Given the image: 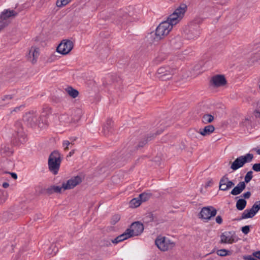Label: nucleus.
Wrapping results in <instances>:
<instances>
[{
    "label": "nucleus",
    "mask_w": 260,
    "mask_h": 260,
    "mask_svg": "<svg viewBox=\"0 0 260 260\" xmlns=\"http://www.w3.org/2000/svg\"><path fill=\"white\" fill-rule=\"evenodd\" d=\"M23 120L24 122L30 127L38 125L39 127H42L44 124L47 123L46 115H40L34 111L26 113L23 116Z\"/></svg>",
    "instance_id": "1"
},
{
    "label": "nucleus",
    "mask_w": 260,
    "mask_h": 260,
    "mask_svg": "<svg viewBox=\"0 0 260 260\" xmlns=\"http://www.w3.org/2000/svg\"><path fill=\"white\" fill-rule=\"evenodd\" d=\"M187 10V6L182 4L178 7L174 12L168 17L166 22L170 24L171 27L173 28L174 25L178 23L182 19Z\"/></svg>",
    "instance_id": "2"
},
{
    "label": "nucleus",
    "mask_w": 260,
    "mask_h": 260,
    "mask_svg": "<svg viewBox=\"0 0 260 260\" xmlns=\"http://www.w3.org/2000/svg\"><path fill=\"white\" fill-rule=\"evenodd\" d=\"M61 159L60 154L57 151H53L48 158V169L53 174L58 173L60 168Z\"/></svg>",
    "instance_id": "3"
},
{
    "label": "nucleus",
    "mask_w": 260,
    "mask_h": 260,
    "mask_svg": "<svg viewBox=\"0 0 260 260\" xmlns=\"http://www.w3.org/2000/svg\"><path fill=\"white\" fill-rule=\"evenodd\" d=\"M172 29L170 23L165 21L161 22L155 30L154 40L158 41L162 39L169 33Z\"/></svg>",
    "instance_id": "4"
},
{
    "label": "nucleus",
    "mask_w": 260,
    "mask_h": 260,
    "mask_svg": "<svg viewBox=\"0 0 260 260\" xmlns=\"http://www.w3.org/2000/svg\"><path fill=\"white\" fill-rule=\"evenodd\" d=\"M253 158V155L251 153H247L245 155H242L237 157L232 164L231 168L234 170H237L242 167L246 163L250 162Z\"/></svg>",
    "instance_id": "5"
},
{
    "label": "nucleus",
    "mask_w": 260,
    "mask_h": 260,
    "mask_svg": "<svg viewBox=\"0 0 260 260\" xmlns=\"http://www.w3.org/2000/svg\"><path fill=\"white\" fill-rule=\"evenodd\" d=\"M217 214V210L213 206H207L203 207L198 217L204 222H208Z\"/></svg>",
    "instance_id": "6"
},
{
    "label": "nucleus",
    "mask_w": 260,
    "mask_h": 260,
    "mask_svg": "<svg viewBox=\"0 0 260 260\" xmlns=\"http://www.w3.org/2000/svg\"><path fill=\"white\" fill-rule=\"evenodd\" d=\"M157 247L161 251H167L172 249L175 243L169 239L162 236H158L155 241Z\"/></svg>",
    "instance_id": "7"
},
{
    "label": "nucleus",
    "mask_w": 260,
    "mask_h": 260,
    "mask_svg": "<svg viewBox=\"0 0 260 260\" xmlns=\"http://www.w3.org/2000/svg\"><path fill=\"white\" fill-rule=\"evenodd\" d=\"M14 133L13 137L14 139L21 143H23L26 141V136L23 131L22 123L20 121H17L15 122L14 126Z\"/></svg>",
    "instance_id": "8"
},
{
    "label": "nucleus",
    "mask_w": 260,
    "mask_h": 260,
    "mask_svg": "<svg viewBox=\"0 0 260 260\" xmlns=\"http://www.w3.org/2000/svg\"><path fill=\"white\" fill-rule=\"evenodd\" d=\"M175 73V70L169 66L159 68L157 72L156 76L161 80H167L171 79Z\"/></svg>",
    "instance_id": "9"
},
{
    "label": "nucleus",
    "mask_w": 260,
    "mask_h": 260,
    "mask_svg": "<svg viewBox=\"0 0 260 260\" xmlns=\"http://www.w3.org/2000/svg\"><path fill=\"white\" fill-rule=\"evenodd\" d=\"M162 131L163 130L161 128V129L160 131H158L156 134L147 136L146 140L140 141L137 145H132V143H130L127 148V150L129 152L133 153L136 150H138L139 148H142L146 144L148 141H150L153 139L155 136L161 133Z\"/></svg>",
    "instance_id": "10"
},
{
    "label": "nucleus",
    "mask_w": 260,
    "mask_h": 260,
    "mask_svg": "<svg viewBox=\"0 0 260 260\" xmlns=\"http://www.w3.org/2000/svg\"><path fill=\"white\" fill-rule=\"evenodd\" d=\"M73 46L74 44L72 41L63 40L57 46L56 51L62 55H66L72 50Z\"/></svg>",
    "instance_id": "11"
},
{
    "label": "nucleus",
    "mask_w": 260,
    "mask_h": 260,
    "mask_svg": "<svg viewBox=\"0 0 260 260\" xmlns=\"http://www.w3.org/2000/svg\"><path fill=\"white\" fill-rule=\"evenodd\" d=\"M129 18L128 14L122 11L117 12L115 14H112L110 19L116 24H122L126 23V20Z\"/></svg>",
    "instance_id": "12"
},
{
    "label": "nucleus",
    "mask_w": 260,
    "mask_h": 260,
    "mask_svg": "<svg viewBox=\"0 0 260 260\" xmlns=\"http://www.w3.org/2000/svg\"><path fill=\"white\" fill-rule=\"evenodd\" d=\"M143 230V224L139 221L133 223L130 228L126 229L127 232L129 233L130 237L140 235Z\"/></svg>",
    "instance_id": "13"
},
{
    "label": "nucleus",
    "mask_w": 260,
    "mask_h": 260,
    "mask_svg": "<svg viewBox=\"0 0 260 260\" xmlns=\"http://www.w3.org/2000/svg\"><path fill=\"white\" fill-rule=\"evenodd\" d=\"M200 34V26L196 24H191L188 31L186 32V37L188 40H194L197 39Z\"/></svg>",
    "instance_id": "14"
},
{
    "label": "nucleus",
    "mask_w": 260,
    "mask_h": 260,
    "mask_svg": "<svg viewBox=\"0 0 260 260\" xmlns=\"http://www.w3.org/2000/svg\"><path fill=\"white\" fill-rule=\"evenodd\" d=\"M235 184L229 180L228 175H224L220 180L219 189L222 191H227L234 186Z\"/></svg>",
    "instance_id": "15"
},
{
    "label": "nucleus",
    "mask_w": 260,
    "mask_h": 260,
    "mask_svg": "<svg viewBox=\"0 0 260 260\" xmlns=\"http://www.w3.org/2000/svg\"><path fill=\"white\" fill-rule=\"evenodd\" d=\"M211 83L214 87H218L225 85L227 82L224 75H216L212 77Z\"/></svg>",
    "instance_id": "16"
},
{
    "label": "nucleus",
    "mask_w": 260,
    "mask_h": 260,
    "mask_svg": "<svg viewBox=\"0 0 260 260\" xmlns=\"http://www.w3.org/2000/svg\"><path fill=\"white\" fill-rule=\"evenodd\" d=\"M81 182V178L79 176H76L67 181L66 183L62 184L64 190L73 188L75 186Z\"/></svg>",
    "instance_id": "17"
},
{
    "label": "nucleus",
    "mask_w": 260,
    "mask_h": 260,
    "mask_svg": "<svg viewBox=\"0 0 260 260\" xmlns=\"http://www.w3.org/2000/svg\"><path fill=\"white\" fill-rule=\"evenodd\" d=\"M39 56V49L36 47H31L29 50L28 53L26 55L28 60L32 64L36 63Z\"/></svg>",
    "instance_id": "18"
},
{
    "label": "nucleus",
    "mask_w": 260,
    "mask_h": 260,
    "mask_svg": "<svg viewBox=\"0 0 260 260\" xmlns=\"http://www.w3.org/2000/svg\"><path fill=\"white\" fill-rule=\"evenodd\" d=\"M18 15V13L14 10H5L1 14V19L3 21H10L8 19L15 17Z\"/></svg>",
    "instance_id": "19"
},
{
    "label": "nucleus",
    "mask_w": 260,
    "mask_h": 260,
    "mask_svg": "<svg viewBox=\"0 0 260 260\" xmlns=\"http://www.w3.org/2000/svg\"><path fill=\"white\" fill-rule=\"evenodd\" d=\"M221 243H232L234 242V238L231 232L226 231L222 233L220 236Z\"/></svg>",
    "instance_id": "20"
},
{
    "label": "nucleus",
    "mask_w": 260,
    "mask_h": 260,
    "mask_svg": "<svg viewBox=\"0 0 260 260\" xmlns=\"http://www.w3.org/2000/svg\"><path fill=\"white\" fill-rule=\"evenodd\" d=\"M215 130V127L213 125H208L204 127L202 129H200V132L195 131L197 133L200 134L203 136L210 135ZM194 132V131H190V133Z\"/></svg>",
    "instance_id": "21"
},
{
    "label": "nucleus",
    "mask_w": 260,
    "mask_h": 260,
    "mask_svg": "<svg viewBox=\"0 0 260 260\" xmlns=\"http://www.w3.org/2000/svg\"><path fill=\"white\" fill-rule=\"evenodd\" d=\"M170 46L174 49L181 48L182 45L181 38L179 36H176L170 40Z\"/></svg>",
    "instance_id": "22"
},
{
    "label": "nucleus",
    "mask_w": 260,
    "mask_h": 260,
    "mask_svg": "<svg viewBox=\"0 0 260 260\" xmlns=\"http://www.w3.org/2000/svg\"><path fill=\"white\" fill-rule=\"evenodd\" d=\"M245 187V182L241 181L232 190L231 193L234 196L238 195L243 191Z\"/></svg>",
    "instance_id": "23"
},
{
    "label": "nucleus",
    "mask_w": 260,
    "mask_h": 260,
    "mask_svg": "<svg viewBox=\"0 0 260 260\" xmlns=\"http://www.w3.org/2000/svg\"><path fill=\"white\" fill-rule=\"evenodd\" d=\"M129 234V233H128L127 232V231L126 230L123 234L117 236L116 238L112 239L111 240V242L113 243L116 244L121 241H123L124 240H126L129 238H131Z\"/></svg>",
    "instance_id": "24"
},
{
    "label": "nucleus",
    "mask_w": 260,
    "mask_h": 260,
    "mask_svg": "<svg viewBox=\"0 0 260 260\" xmlns=\"http://www.w3.org/2000/svg\"><path fill=\"white\" fill-rule=\"evenodd\" d=\"M62 188V186L61 187L55 185L51 186L45 189V193L48 195H50L54 192L60 193Z\"/></svg>",
    "instance_id": "25"
},
{
    "label": "nucleus",
    "mask_w": 260,
    "mask_h": 260,
    "mask_svg": "<svg viewBox=\"0 0 260 260\" xmlns=\"http://www.w3.org/2000/svg\"><path fill=\"white\" fill-rule=\"evenodd\" d=\"M0 153L3 156H6L11 155L12 152L10 148L7 145H2L0 149Z\"/></svg>",
    "instance_id": "26"
},
{
    "label": "nucleus",
    "mask_w": 260,
    "mask_h": 260,
    "mask_svg": "<svg viewBox=\"0 0 260 260\" xmlns=\"http://www.w3.org/2000/svg\"><path fill=\"white\" fill-rule=\"evenodd\" d=\"M255 215L251 209H246L242 213L241 216L237 219V220H241L245 218H252Z\"/></svg>",
    "instance_id": "27"
},
{
    "label": "nucleus",
    "mask_w": 260,
    "mask_h": 260,
    "mask_svg": "<svg viewBox=\"0 0 260 260\" xmlns=\"http://www.w3.org/2000/svg\"><path fill=\"white\" fill-rule=\"evenodd\" d=\"M66 91L67 93L73 98H76L79 94L78 91L71 86L67 88Z\"/></svg>",
    "instance_id": "28"
},
{
    "label": "nucleus",
    "mask_w": 260,
    "mask_h": 260,
    "mask_svg": "<svg viewBox=\"0 0 260 260\" xmlns=\"http://www.w3.org/2000/svg\"><path fill=\"white\" fill-rule=\"evenodd\" d=\"M214 120V116L211 114H204L202 117V121L205 124L212 122Z\"/></svg>",
    "instance_id": "29"
},
{
    "label": "nucleus",
    "mask_w": 260,
    "mask_h": 260,
    "mask_svg": "<svg viewBox=\"0 0 260 260\" xmlns=\"http://www.w3.org/2000/svg\"><path fill=\"white\" fill-rule=\"evenodd\" d=\"M246 201L244 199H240L236 203V208L239 210H243L246 206Z\"/></svg>",
    "instance_id": "30"
},
{
    "label": "nucleus",
    "mask_w": 260,
    "mask_h": 260,
    "mask_svg": "<svg viewBox=\"0 0 260 260\" xmlns=\"http://www.w3.org/2000/svg\"><path fill=\"white\" fill-rule=\"evenodd\" d=\"M142 203V202L139 198H134L129 202V207L132 208H137L139 207Z\"/></svg>",
    "instance_id": "31"
},
{
    "label": "nucleus",
    "mask_w": 260,
    "mask_h": 260,
    "mask_svg": "<svg viewBox=\"0 0 260 260\" xmlns=\"http://www.w3.org/2000/svg\"><path fill=\"white\" fill-rule=\"evenodd\" d=\"M151 196V193L144 192L139 194V198L142 203L148 201Z\"/></svg>",
    "instance_id": "32"
},
{
    "label": "nucleus",
    "mask_w": 260,
    "mask_h": 260,
    "mask_svg": "<svg viewBox=\"0 0 260 260\" xmlns=\"http://www.w3.org/2000/svg\"><path fill=\"white\" fill-rule=\"evenodd\" d=\"M112 123V121L111 119H108L106 122V124L103 127V133L105 136H107L108 134Z\"/></svg>",
    "instance_id": "33"
},
{
    "label": "nucleus",
    "mask_w": 260,
    "mask_h": 260,
    "mask_svg": "<svg viewBox=\"0 0 260 260\" xmlns=\"http://www.w3.org/2000/svg\"><path fill=\"white\" fill-rule=\"evenodd\" d=\"M7 197V191L0 189V204L4 203L6 201Z\"/></svg>",
    "instance_id": "34"
},
{
    "label": "nucleus",
    "mask_w": 260,
    "mask_h": 260,
    "mask_svg": "<svg viewBox=\"0 0 260 260\" xmlns=\"http://www.w3.org/2000/svg\"><path fill=\"white\" fill-rule=\"evenodd\" d=\"M74 114V118L75 120L78 121L81 117V116L83 114V112H82V111L81 109L77 108L75 110Z\"/></svg>",
    "instance_id": "35"
},
{
    "label": "nucleus",
    "mask_w": 260,
    "mask_h": 260,
    "mask_svg": "<svg viewBox=\"0 0 260 260\" xmlns=\"http://www.w3.org/2000/svg\"><path fill=\"white\" fill-rule=\"evenodd\" d=\"M217 255L220 256H224L229 255L231 254V252L225 249H221L218 250L216 252Z\"/></svg>",
    "instance_id": "36"
},
{
    "label": "nucleus",
    "mask_w": 260,
    "mask_h": 260,
    "mask_svg": "<svg viewBox=\"0 0 260 260\" xmlns=\"http://www.w3.org/2000/svg\"><path fill=\"white\" fill-rule=\"evenodd\" d=\"M112 239L109 238H104L101 240L100 244L102 246L108 247L110 246L111 244V242Z\"/></svg>",
    "instance_id": "37"
},
{
    "label": "nucleus",
    "mask_w": 260,
    "mask_h": 260,
    "mask_svg": "<svg viewBox=\"0 0 260 260\" xmlns=\"http://www.w3.org/2000/svg\"><path fill=\"white\" fill-rule=\"evenodd\" d=\"M251 211L253 212V214L255 215V214L258 212V211L260 209V201L256 202L252 206L250 209Z\"/></svg>",
    "instance_id": "38"
},
{
    "label": "nucleus",
    "mask_w": 260,
    "mask_h": 260,
    "mask_svg": "<svg viewBox=\"0 0 260 260\" xmlns=\"http://www.w3.org/2000/svg\"><path fill=\"white\" fill-rule=\"evenodd\" d=\"M71 0H57L56 5L58 7H62L68 4Z\"/></svg>",
    "instance_id": "39"
},
{
    "label": "nucleus",
    "mask_w": 260,
    "mask_h": 260,
    "mask_svg": "<svg viewBox=\"0 0 260 260\" xmlns=\"http://www.w3.org/2000/svg\"><path fill=\"white\" fill-rule=\"evenodd\" d=\"M253 172L252 171H250L247 173L244 178V181L245 183H248L251 180L253 177Z\"/></svg>",
    "instance_id": "40"
},
{
    "label": "nucleus",
    "mask_w": 260,
    "mask_h": 260,
    "mask_svg": "<svg viewBox=\"0 0 260 260\" xmlns=\"http://www.w3.org/2000/svg\"><path fill=\"white\" fill-rule=\"evenodd\" d=\"M144 219L146 222H150L152 221L154 219L153 214L151 212L147 213L145 217H144Z\"/></svg>",
    "instance_id": "41"
},
{
    "label": "nucleus",
    "mask_w": 260,
    "mask_h": 260,
    "mask_svg": "<svg viewBox=\"0 0 260 260\" xmlns=\"http://www.w3.org/2000/svg\"><path fill=\"white\" fill-rule=\"evenodd\" d=\"M120 216L119 215H114L111 219V222L112 224L114 225L120 220Z\"/></svg>",
    "instance_id": "42"
},
{
    "label": "nucleus",
    "mask_w": 260,
    "mask_h": 260,
    "mask_svg": "<svg viewBox=\"0 0 260 260\" xmlns=\"http://www.w3.org/2000/svg\"><path fill=\"white\" fill-rule=\"evenodd\" d=\"M10 21H5L1 20L0 21V31L10 23Z\"/></svg>",
    "instance_id": "43"
},
{
    "label": "nucleus",
    "mask_w": 260,
    "mask_h": 260,
    "mask_svg": "<svg viewBox=\"0 0 260 260\" xmlns=\"http://www.w3.org/2000/svg\"><path fill=\"white\" fill-rule=\"evenodd\" d=\"M241 231L244 234H247L250 231V226L249 225H245L243 226L241 229Z\"/></svg>",
    "instance_id": "44"
},
{
    "label": "nucleus",
    "mask_w": 260,
    "mask_h": 260,
    "mask_svg": "<svg viewBox=\"0 0 260 260\" xmlns=\"http://www.w3.org/2000/svg\"><path fill=\"white\" fill-rule=\"evenodd\" d=\"M70 145V142L68 140H64L62 143L63 147H64V149L65 150H67L69 149V146Z\"/></svg>",
    "instance_id": "45"
},
{
    "label": "nucleus",
    "mask_w": 260,
    "mask_h": 260,
    "mask_svg": "<svg viewBox=\"0 0 260 260\" xmlns=\"http://www.w3.org/2000/svg\"><path fill=\"white\" fill-rule=\"evenodd\" d=\"M252 169L255 172H260V163L254 164L252 166Z\"/></svg>",
    "instance_id": "46"
},
{
    "label": "nucleus",
    "mask_w": 260,
    "mask_h": 260,
    "mask_svg": "<svg viewBox=\"0 0 260 260\" xmlns=\"http://www.w3.org/2000/svg\"><path fill=\"white\" fill-rule=\"evenodd\" d=\"M13 99V96L12 95H4L2 98V100L4 101H6L7 100H10Z\"/></svg>",
    "instance_id": "47"
},
{
    "label": "nucleus",
    "mask_w": 260,
    "mask_h": 260,
    "mask_svg": "<svg viewBox=\"0 0 260 260\" xmlns=\"http://www.w3.org/2000/svg\"><path fill=\"white\" fill-rule=\"evenodd\" d=\"M251 196V192L247 191L243 194L242 197L245 199H249Z\"/></svg>",
    "instance_id": "48"
},
{
    "label": "nucleus",
    "mask_w": 260,
    "mask_h": 260,
    "mask_svg": "<svg viewBox=\"0 0 260 260\" xmlns=\"http://www.w3.org/2000/svg\"><path fill=\"white\" fill-rule=\"evenodd\" d=\"M216 222L220 224L222 223V218L220 216H217L216 217Z\"/></svg>",
    "instance_id": "49"
},
{
    "label": "nucleus",
    "mask_w": 260,
    "mask_h": 260,
    "mask_svg": "<svg viewBox=\"0 0 260 260\" xmlns=\"http://www.w3.org/2000/svg\"><path fill=\"white\" fill-rule=\"evenodd\" d=\"M213 184V181L212 180V179H210L206 183V184L205 185V187H207L209 186H211Z\"/></svg>",
    "instance_id": "50"
},
{
    "label": "nucleus",
    "mask_w": 260,
    "mask_h": 260,
    "mask_svg": "<svg viewBox=\"0 0 260 260\" xmlns=\"http://www.w3.org/2000/svg\"><path fill=\"white\" fill-rule=\"evenodd\" d=\"M24 107V106L23 105H21L20 106H18V107H17L16 108H15L13 111H12V112H17L18 111H19L20 110L21 108H23Z\"/></svg>",
    "instance_id": "51"
},
{
    "label": "nucleus",
    "mask_w": 260,
    "mask_h": 260,
    "mask_svg": "<svg viewBox=\"0 0 260 260\" xmlns=\"http://www.w3.org/2000/svg\"><path fill=\"white\" fill-rule=\"evenodd\" d=\"M76 138H73V137H71L70 138V145H74V142L76 141Z\"/></svg>",
    "instance_id": "52"
},
{
    "label": "nucleus",
    "mask_w": 260,
    "mask_h": 260,
    "mask_svg": "<svg viewBox=\"0 0 260 260\" xmlns=\"http://www.w3.org/2000/svg\"><path fill=\"white\" fill-rule=\"evenodd\" d=\"M254 114L255 117H260V112L258 111L255 110L254 112Z\"/></svg>",
    "instance_id": "53"
},
{
    "label": "nucleus",
    "mask_w": 260,
    "mask_h": 260,
    "mask_svg": "<svg viewBox=\"0 0 260 260\" xmlns=\"http://www.w3.org/2000/svg\"><path fill=\"white\" fill-rule=\"evenodd\" d=\"M217 256L216 255H211L209 258H208L206 260H215L217 258Z\"/></svg>",
    "instance_id": "54"
},
{
    "label": "nucleus",
    "mask_w": 260,
    "mask_h": 260,
    "mask_svg": "<svg viewBox=\"0 0 260 260\" xmlns=\"http://www.w3.org/2000/svg\"><path fill=\"white\" fill-rule=\"evenodd\" d=\"M10 174H11L12 177L13 178H14V179H16L17 178V174L16 173H11Z\"/></svg>",
    "instance_id": "55"
},
{
    "label": "nucleus",
    "mask_w": 260,
    "mask_h": 260,
    "mask_svg": "<svg viewBox=\"0 0 260 260\" xmlns=\"http://www.w3.org/2000/svg\"><path fill=\"white\" fill-rule=\"evenodd\" d=\"M3 187L5 188H6L9 187V184L7 182H4L2 185Z\"/></svg>",
    "instance_id": "56"
},
{
    "label": "nucleus",
    "mask_w": 260,
    "mask_h": 260,
    "mask_svg": "<svg viewBox=\"0 0 260 260\" xmlns=\"http://www.w3.org/2000/svg\"><path fill=\"white\" fill-rule=\"evenodd\" d=\"M104 53H103L104 54H103L102 57H105L107 56V55H108V50H107V49H105L104 50Z\"/></svg>",
    "instance_id": "57"
},
{
    "label": "nucleus",
    "mask_w": 260,
    "mask_h": 260,
    "mask_svg": "<svg viewBox=\"0 0 260 260\" xmlns=\"http://www.w3.org/2000/svg\"><path fill=\"white\" fill-rule=\"evenodd\" d=\"M74 153H75V150H72L71 151H70L69 152V154H68V156L71 157V156H72L73 155V154Z\"/></svg>",
    "instance_id": "58"
},
{
    "label": "nucleus",
    "mask_w": 260,
    "mask_h": 260,
    "mask_svg": "<svg viewBox=\"0 0 260 260\" xmlns=\"http://www.w3.org/2000/svg\"><path fill=\"white\" fill-rule=\"evenodd\" d=\"M256 152L258 154L260 155V149H256Z\"/></svg>",
    "instance_id": "59"
},
{
    "label": "nucleus",
    "mask_w": 260,
    "mask_h": 260,
    "mask_svg": "<svg viewBox=\"0 0 260 260\" xmlns=\"http://www.w3.org/2000/svg\"><path fill=\"white\" fill-rule=\"evenodd\" d=\"M42 115H46V118H47V117H46L47 115V113H45V112H43V113Z\"/></svg>",
    "instance_id": "60"
},
{
    "label": "nucleus",
    "mask_w": 260,
    "mask_h": 260,
    "mask_svg": "<svg viewBox=\"0 0 260 260\" xmlns=\"http://www.w3.org/2000/svg\"><path fill=\"white\" fill-rule=\"evenodd\" d=\"M160 61V60H158V58H156V61L157 62H159V61Z\"/></svg>",
    "instance_id": "61"
},
{
    "label": "nucleus",
    "mask_w": 260,
    "mask_h": 260,
    "mask_svg": "<svg viewBox=\"0 0 260 260\" xmlns=\"http://www.w3.org/2000/svg\"><path fill=\"white\" fill-rule=\"evenodd\" d=\"M52 57H55V55H52V56H51V58Z\"/></svg>",
    "instance_id": "62"
},
{
    "label": "nucleus",
    "mask_w": 260,
    "mask_h": 260,
    "mask_svg": "<svg viewBox=\"0 0 260 260\" xmlns=\"http://www.w3.org/2000/svg\"><path fill=\"white\" fill-rule=\"evenodd\" d=\"M245 120H248V118H245Z\"/></svg>",
    "instance_id": "63"
}]
</instances>
